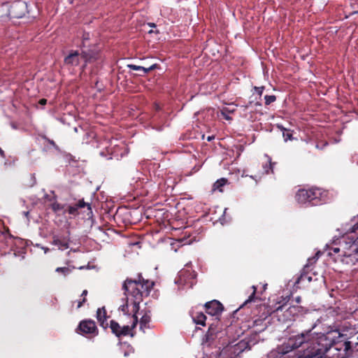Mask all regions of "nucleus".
<instances>
[{
  "mask_svg": "<svg viewBox=\"0 0 358 358\" xmlns=\"http://www.w3.org/2000/svg\"><path fill=\"white\" fill-rule=\"evenodd\" d=\"M99 57V52L96 49H83L80 51L71 50L64 57L65 65L75 67L80 65L82 61L83 64L80 66L81 71H84L88 64L96 62Z\"/></svg>",
  "mask_w": 358,
  "mask_h": 358,
  "instance_id": "nucleus-3",
  "label": "nucleus"
},
{
  "mask_svg": "<svg viewBox=\"0 0 358 358\" xmlns=\"http://www.w3.org/2000/svg\"><path fill=\"white\" fill-rule=\"evenodd\" d=\"M214 138H215L214 136H209L207 137V141H210L213 139H214Z\"/></svg>",
  "mask_w": 358,
  "mask_h": 358,
  "instance_id": "nucleus-36",
  "label": "nucleus"
},
{
  "mask_svg": "<svg viewBox=\"0 0 358 358\" xmlns=\"http://www.w3.org/2000/svg\"><path fill=\"white\" fill-rule=\"evenodd\" d=\"M232 112L233 110H230L227 108H223V109L221 110V114L225 120H231V117L229 116V113Z\"/></svg>",
  "mask_w": 358,
  "mask_h": 358,
  "instance_id": "nucleus-26",
  "label": "nucleus"
},
{
  "mask_svg": "<svg viewBox=\"0 0 358 358\" xmlns=\"http://www.w3.org/2000/svg\"><path fill=\"white\" fill-rule=\"evenodd\" d=\"M255 91L258 93L259 96H262L263 91L264 90V87H255Z\"/></svg>",
  "mask_w": 358,
  "mask_h": 358,
  "instance_id": "nucleus-31",
  "label": "nucleus"
},
{
  "mask_svg": "<svg viewBox=\"0 0 358 358\" xmlns=\"http://www.w3.org/2000/svg\"><path fill=\"white\" fill-rule=\"evenodd\" d=\"M155 285L153 281L145 280L141 273H138L137 278H127L122 284V289L127 296L133 298L132 313H137L139 310V304L144 297L148 296Z\"/></svg>",
  "mask_w": 358,
  "mask_h": 358,
  "instance_id": "nucleus-2",
  "label": "nucleus"
},
{
  "mask_svg": "<svg viewBox=\"0 0 358 358\" xmlns=\"http://www.w3.org/2000/svg\"><path fill=\"white\" fill-rule=\"evenodd\" d=\"M357 339H358V336H357Z\"/></svg>",
  "mask_w": 358,
  "mask_h": 358,
  "instance_id": "nucleus-43",
  "label": "nucleus"
},
{
  "mask_svg": "<svg viewBox=\"0 0 358 358\" xmlns=\"http://www.w3.org/2000/svg\"><path fill=\"white\" fill-rule=\"evenodd\" d=\"M29 12L28 5L24 0L13 1L8 9V15L12 18H21Z\"/></svg>",
  "mask_w": 358,
  "mask_h": 358,
  "instance_id": "nucleus-8",
  "label": "nucleus"
},
{
  "mask_svg": "<svg viewBox=\"0 0 358 358\" xmlns=\"http://www.w3.org/2000/svg\"><path fill=\"white\" fill-rule=\"evenodd\" d=\"M196 274L194 271L182 269L179 272V280L180 282L184 283L189 287H192L194 283V280Z\"/></svg>",
  "mask_w": 358,
  "mask_h": 358,
  "instance_id": "nucleus-13",
  "label": "nucleus"
},
{
  "mask_svg": "<svg viewBox=\"0 0 358 358\" xmlns=\"http://www.w3.org/2000/svg\"><path fill=\"white\" fill-rule=\"evenodd\" d=\"M157 64H156L151 65L148 68H145L143 66H138V65H135V64H129L128 65V67L129 69L134 70V71H142L144 74L148 73L151 71L157 68Z\"/></svg>",
  "mask_w": 358,
  "mask_h": 358,
  "instance_id": "nucleus-19",
  "label": "nucleus"
},
{
  "mask_svg": "<svg viewBox=\"0 0 358 358\" xmlns=\"http://www.w3.org/2000/svg\"><path fill=\"white\" fill-rule=\"evenodd\" d=\"M151 321L150 311H145L140 320V329L143 331L150 328L149 323Z\"/></svg>",
  "mask_w": 358,
  "mask_h": 358,
  "instance_id": "nucleus-18",
  "label": "nucleus"
},
{
  "mask_svg": "<svg viewBox=\"0 0 358 358\" xmlns=\"http://www.w3.org/2000/svg\"><path fill=\"white\" fill-rule=\"evenodd\" d=\"M343 238L348 240V243L353 244L357 243L358 244V222L348 230Z\"/></svg>",
  "mask_w": 358,
  "mask_h": 358,
  "instance_id": "nucleus-14",
  "label": "nucleus"
},
{
  "mask_svg": "<svg viewBox=\"0 0 358 358\" xmlns=\"http://www.w3.org/2000/svg\"><path fill=\"white\" fill-rule=\"evenodd\" d=\"M312 261L315 262V257H313V258H312V259H308V262H311Z\"/></svg>",
  "mask_w": 358,
  "mask_h": 358,
  "instance_id": "nucleus-40",
  "label": "nucleus"
},
{
  "mask_svg": "<svg viewBox=\"0 0 358 358\" xmlns=\"http://www.w3.org/2000/svg\"><path fill=\"white\" fill-rule=\"evenodd\" d=\"M120 309L124 314H128V299H127L126 303L120 306Z\"/></svg>",
  "mask_w": 358,
  "mask_h": 358,
  "instance_id": "nucleus-30",
  "label": "nucleus"
},
{
  "mask_svg": "<svg viewBox=\"0 0 358 358\" xmlns=\"http://www.w3.org/2000/svg\"><path fill=\"white\" fill-rule=\"evenodd\" d=\"M51 208L54 212H58L64 209V206L57 202L52 203L51 204Z\"/></svg>",
  "mask_w": 358,
  "mask_h": 358,
  "instance_id": "nucleus-27",
  "label": "nucleus"
},
{
  "mask_svg": "<svg viewBox=\"0 0 358 358\" xmlns=\"http://www.w3.org/2000/svg\"><path fill=\"white\" fill-rule=\"evenodd\" d=\"M315 325L299 334L289 337L278 348V352L282 355L294 352L288 358H328L326 353L331 349L339 352L337 358H347L352 352V343L339 339L343 335L338 331L327 334H316L313 332Z\"/></svg>",
  "mask_w": 358,
  "mask_h": 358,
  "instance_id": "nucleus-1",
  "label": "nucleus"
},
{
  "mask_svg": "<svg viewBox=\"0 0 358 358\" xmlns=\"http://www.w3.org/2000/svg\"><path fill=\"white\" fill-rule=\"evenodd\" d=\"M87 207V215H90L92 214V210L91 204L88 202H85L84 199H80L74 205H70L64 209L65 213H68L70 215L76 216L79 215L78 209Z\"/></svg>",
  "mask_w": 358,
  "mask_h": 358,
  "instance_id": "nucleus-9",
  "label": "nucleus"
},
{
  "mask_svg": "<svg viewBox=\"0 0 358 358\" xmlns=\"http://www.w3.org/2000/svg\"><path fill=\"white\" fill-rule=\"evenodd\" d=\"M0 155H1L2 157H4V152L1 150V148H0Z\"/></svg>",
  "mask_w": 358,
  "mask_h": 358,
  "instance_id": "nucleus-38",
  "label": "nucleus"
},
{
  "mask_svg": "<svg viewBox=\"0 0 358 358\" xmlns=\"http://www.w3.org/2000/svg\"><path fill=\"white\" fill-rule=\"evenodd\" d=\"M217 333V327L214 324H210L208 330L206 334V340L211 341L214 339L215 334Z\"/></svg>",
  "mask_w": 358,
  "mask_h": 358,
  "instance_id": "nucleus-21",
  "label": "nucleus"
},
{
  "mask_svg": "<svg viewBox=\"0 0 358 358\" xmlns=\"http://www.w3.org/2000/svg\"><path fill=\"white\" fill-rule=\"evenodd\" d=\"M252 288L253 289V292L251 294V295L249 296L248 299L245 301V303H247L248 302L252 301L254 300V298H255V294H256V292H257V287H256V286L253 285L252 287Z\"/></svg>",
  "mask_w": 358,
  "mask_h": 358,
  "instance_id": "nucleus-29",
  "label": "nucleus"
},
{
  "mask_svg": "<svg viewBox=\"0 0 358 358\" xmlns=\"http://www.w3.org/2000/svg\"><path fill=\"white\" fill-rule=\"evenodd\" d=\"M55 271L57 273H61L64 276H66L71 272V269L69 268V267H57L55 269Z\"/></svg>",
  "mask_w": 358,
  "mask_h": 358,
  "instance_id": "nucleus-23",
  "label": "nucleus"
},
{
  "mask_svg": "<svg viewBox=\"0 0 358 358\" xmlns=\"http://www.w3.org/2000/svg\"><path fill=\"white\" fill-rule=\"evenodd\" d=\"M90 40V34L84 33L82 36V43L80 45L81 50L83 49H96L95 46H91L87 44V42Z\"/></svg>",
  "mask_w": 358,
  "mask_h": 358,
  "instance_id": "nucleus-20",
  "label": "nucleus"
},
{
  "mask_svg": "<svg viewBox=\"0 0 358 358\" xmlns=\"http://www.w3.org/2000/svg\"><path fill=\"white\" fill-rule=\"evenodd\" d=\"M282 136L285 141L292 139V132L289 129H283Z\"/></svg>",
  "mask_w": 358,
  "mask_h": 358,
  "instance_id": "nucleus-24",
  "label": "nucleus"
},
{
  "mask_svg": "<svg viewBox=\"0 0 358 358\" xmlns=\"http://www.w3.org/2000/svg\"><path fill=\"white\" fill-rule=\"evenodd\" d=\"M149 25H150V27H155V24L154 23L149 24Z\"/></svg>",
  "mask_w": 358,
  "mask_h": 358,
  "instance_id": "nucleus-41",
  "label": "nucleus"
},
{
  "mask_svg": "<svg viewBox=\"0 0 358 358\" xmlns=\"http://www.w3.org/2000/svg\"><path fill=\"white\" fill-rule=\"evenodd\" d=\"M298 308L294 306L287 307V305H282L278 307L273 313V317H276L278 321L285 323L294 320V317L297 314Z\"/></svg>",
  "mask_w": 358,
  "mask_h": 358,
  "instance_id": "nucleus-6",
  "label": "nucleus"
},
{
  "mask_svg": "<svg viewBox=\"0 0 358 358\" xmlns=\"http://www.w3.org/2000/svg\"><path fill=\"white\" fill-rule=\"evenodd\" d=\"M296 201L301 204L310 206H320L327 202L328 192L321 188L299 189L295 195Z\"/></svg>",
  "mask_w": 358,
  "mask_h": 358,
  "instance_id": "nucleus-4",
  "label": "nucleus"
},
{
  "mask_svg": "<svg viewBox=\"0 0 358 358\" xmlns=\"http://www.w3.org/2000/svg\"><path fill=\"white\" fill-rule=\"evenodd\" d=\"M228 182L227 179L224 178H222L219 180H217L214 184H213V189L214 190H219L220 192H223L222 187L224 186Z\"/></svg>",
  "mask_w": 358,
  "mask_h": 358,
  "instance_id": "nucleus-22",
  "label": "nucleus"
},
{
  "mask_svg": "<svg viewBox=\"0 0 358 358\" xmlns=\"http://www.w3.org/2000/svg\"><path fill=\"white\" fill-rule=\"evenodd\" d=\"M251 341L246 339H243L236 343L234 347V352L237 355L245 351L251 350Z\"/></svg>",
  "mask_w": 358,
  "mask_h": 358,
  "instance_id": "nucleus-15",
  "label": "nucleus"
},
{
  "mask_svg": "<svg viewBox=\"0 0 358 358\" xmlns=\"http://www.w3.org/2000/svg\"><path fill=\"white\" fill-rule=\"evenodd\" d=\"M206 313L212 316H219L224 310L223 305L217 300L208 301L204 305Z\"/></svg>",
  "mask_w": 358,
  "mask_h": 358,
  "instance_id": "nucleus-11",
  "label": "nucleus"
},
{
  "mask_svg": "<svg viewBox=\"0 0 358 358\" xmlns=\"http://www.w3.org/2000/svg\"><path fill=\"white\" fill-rule=\"evenodd\" d=\"M76 331L78 334L87 337H94L99 334L96 323L92 320L80 321Z\"/></svg>",
  "mask_w": 358,
  "mask_h": 358,
  "instance_id": "nucleus-7",
  "label": "nucleus"
},
{
  "mask_svg": "<svg viewBox=\"0 0 358 358\" xmlns=\"http://www.w3.org/2000/svg\"><path fill=\"white\" fill-rule=\"evenodd\" d=\"M264 99L265 105L268 106L276 100V96L275 95H266Z\"/></svg>",
  "mask_w": 358,
  "mask_h": 358,
  "instance_id": "nucleus-25",
  "label": "nucleus"
},
{
  "mask_svg": "<svg viewBox=\"0 0 358 358\" xmlns=\"http://www.w3.org/2000/svg\"><path fill=\"white\" fill-rule=\"evenodd\" d=\"M332 250H333L334 252H335V253H338L340 252L339 248H334Z\"/></svg>",
  "mask_w": 358,
  "mask_h": 358,
  "instance_id": "nucleus-35",
  "label": "nucleus"
},
{
  "mask_svg": "<svg viewBox=\"0 0 358 358\" xmlns=\"http://www.w3.org/2000/svg\"><path fill=\"white\" fill-rule=\"evenodd\" d=\"M296 301L297 303H300L301 301V298L299 296H298L296 299Z\"/></svg>",
  "mask_w": 358,
  "mask_h": 358,
  "instance_id": "nucleus-39",
  "label": "nucleus"
},
{
  "mask_svg": "<svg viewBox=\"0 0 358 358\" xmlns=\"http://www.w3.org/2000/svg\"><path fill=\"white\" fill-rule=\"evenodd\" d=\"M44 138H45V139H47L48 142L50 145H52V146H55V147L56 146V144H55V141H54L53 140H50V139H49V138H47L46 137H44Z\"/></svg>",
  "mask_w": 358,
  "mask_h": 358,
  "instance_id": "nucleus-34",
  "label": "nucleus"
},
{
  "mask_svg": "<svg viewBox=\"0 0 358 358\" xmlns=\"http://www.w3.org/2000/svg\"><path fill=\"white\" fill-rule=\"evenodd\" d=\"M155 108L156 110H160V106L157 103L155 104Z\"/></svg>",
  "mask_w": 358,
  "mask_h": 358,
  "instance_id": "nucleus-37",
  "label": "nucleus"
},
{
  "mask_svg": "<svg viewBox=\"0 0 358 358\" xmlns=\"http://www.w3.org/2000/svg\"><path fill=\"white\" fill-rule=\"evenodd\" d=\"M70 242L69 236L54 234L52 236L51 244L56 246L60 250L68 249L70 246Z\"/></svg>",
  "mask_w": 358,
  "mask_h": 358,
  "instance_id": "nucleus-12",
  "label": "nucleus"
},
{
  "mask_svg": "<svg viewBox=\"0 0 358 358\" xmlns=\"http://www.w3.org/2000/svg\"><path fill=\"white\" fill-rule=\"evenodd\" d=\"M96 318L101 327L106 329L108 326L107 321V313L105 307L99 308L96 311Z\"/></svg>",
  "mask_w": 358,
  "mask_h": 358,
  "instance_id": "nucleus-16",
  "label": "nucleus"
},
{
  "mask_svg": "<svg viewBox=\"0 0 358 358\" xmlns=\"http://www.w3.org/2000/svg\"><path fill=\"white\" fill-rule=\"evenodd\" d=\"M309 265L307 264L304 266L300 275L297 278V279L295 281L294 285L297 288H302L305 287L308 283H310L312 280L313 277L311 274L309 273Z\"/></svg>",
  "mask_w": 358,
  "mask_h": 358,
  "instance_id": "nucleus-10",
  "label": "nucleus"
},
{
  "mask_svg": "<svg viewBox=\"0 0 358 358\" xmlns=\"http://www.w3.org/2000/svg\"><path fill=\"white\" fill-rule=\"evenodd\" d=\"M192 317L194 322L196 324H200L202 326H206V316L202 312H192Z\"/></svg>",
  "mask_w": 358,
  "mask_h": 358,
  "instance_id": "nucleus-17",
  "label": "nucleus"
},
{
  "mask_svg": "<svg viewBox=\"0 0 358 358\" xmlns=\"http://www.w3.org/2000/svg\"><path fill=\"white\" fill-rule=\"evenodd\" d=\"M128 316L130 317L131 324L120 325L115 320H112L110 321L109 327L112 333L119 338L127 336H134V329L136 327L138 321V317L136 316V313H133L132 315L128 314Z\"/></svg>",
  "mask_w": 358,
  "mask_h": 358,
  "instance_id": "nucleus-5",
  "label": "nucleus"
},
{
  "mask_svg": "<svg viewBox=\"0 0 358 358\" xmlns=\"http://www.w3.org/2000/svg\"><path fill=\"white\" fill-rule=\"evenodd\" d=\"M48 250H49L48 248L45 249V252H47Z\"/></svg>",
  "mask_w": 358,
  "mask_h": 358,
  "instance_id": "nucleus-42",
  "label": "nucleus"
},
{
  "mask_svg": "<svg viewBox=\"0 0 358 358\" xmlns=\"http://www.w3.org/2000/svg\"><path fill=\"white\" fill-rule=\"evenodd\" d=\"M265 171L266 173H269V171L268 169H271V173H273V168H272V164L269 162L268 164H266V166H264Z\"/></svg>",
  "mask_w": 358,
  "mask_h": 358,
  "instance_id": "nucleus-32",
  "label": "nucleus"
},
{
  "mask_svg": "<svg viewBox=\"0 0 358 358\" xmlns=\"http://www.w3.org/2000/svg\"><path fill=\"white\" fill-rule=\"evenodd\" d=\"M38 103L41 104V105L44 106V105H45L47 103V99H41L39 100Z\"/></svg>",
  "mask_w": 358,
  "mask_h": 358,
  "instance_id": "nucleus-33",
  "label": "nucleus"
},
{
  "mask_svg": "<svg viewBox=\"0 0 358 358\" xmlns=\"http://www.w3.org/2000/svg\"><path fill=\"white\" fill-rule=\"evenodd\" d=\"M87 290H86V289L83 290L82 292V294H81V296H83V299L82 301H79L78 302V306H77L78 308H80L83 305V303L86 302L87 299H86L85 296H87Z\"/></svg>",
  "mask_w": 358,
  "mask_h": 358,
  "instance_id": "nucleus-28",
  "label": "nucleus"
}]
</instances>
